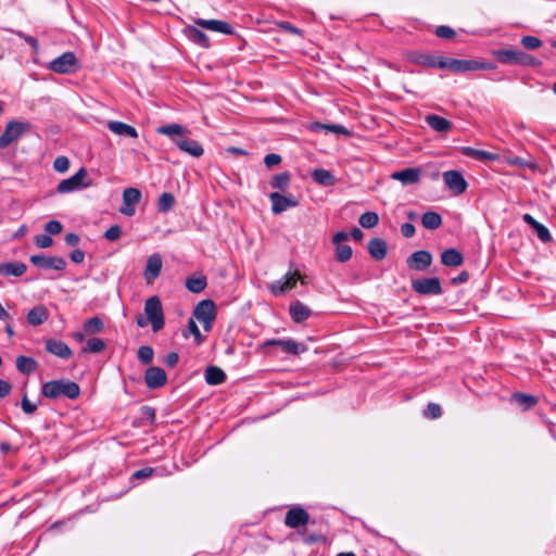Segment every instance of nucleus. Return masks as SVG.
Here are the masks:
<instances>
[{
  "label": "nucleus",
  "instance_id": "c03bdc74",
  "mask_svg": "<svg viewBox=\"0 0 556 556\" xmlns=\"http://www.w3.org/2000/svg\"><path fill=\"white\" fill-rule=\"evenodd\" d=\"M290 175L288 173H280L273 177L270 185L275 189L283 190L289 186Z\"/></svg>",
  "mask_w": 556,
  "mask_h": 556
},
{
  "label": "nucleus",
  "instance_id": "423d86ee",
  "mask_svg": "<svg viewBox=\"0 0 556 556\" xmlns=\"http://www.w3.org/2000/svg\"><path fill=\"white\" fill-rule=\"evenodd\" d=\"M49 68L59 74H72L79 68V65L73 52H64L50 62Z\"/></svg>",
  "mask_w": 556,
  "mask_h": 556
},
{
  "label": "nucleus",
  "instance_id": "e2e57ef3",
  "mask_svg": "<svg viewBox=\"0 0 556 556\" xmlns=\"http://www.w3.org/2000/svg\"><path fill=\"white\" fill-rule=\"evenodd\" d=\"M70 257L71 260L76 263V264H79V263H83L84 260H85V253L84 251L77 249V250H74L71 254H70Z\"/></svg>",
  "mask_w": 556,
  "mask_h": 556
},
{
  "label": "nucleus",
  "instance_id": "13d9d810",
  "mask_svg": "<svg viewBox=\"0 0 556 556\" xmlns=\"http://www.w3.org/2000/svg\"><path fill=\"white\" fill-rule=\"evenodd\" d=\"M280 162H281L280 155L276 154V153H269L264 159L265 165L269 168L275 165H278Z\"/></svg>",
  "mask_w": 556,
  "mask_h": 556
},
{
  "label": "nucleus",
  "instance_id": "1a4fd4ad",
  "mask_svg": "<svg viewBox=\"0 0 556 556\" xmlns=\"http://www.w3.org/2000/svg\"><path fill=\"white\" fill-rule=\"evenodd\" d=\"M87 176L86 168L81 167L78 169L77 173H75L72 177L67 179H63L60 181V184L56 187V192L64 194V193H71L77 190H80L83 188H86L89 186V184H85L84 179Z\"/></svg>",
  "mask_w": 556,
  "mask_h": 556
},
{
  "label": "nucleus",
  "instance_id": "864d4df0",
  "mask_svg": "<svg viewBox=\"0 0 556 556\" xmlns=\"http://www.w3.org/2000/svg\"><path fill=\"white\" fill-rule=\"evenodd\" d=\"M35 243L37 244V247L45 249V248L51 247L53 243V240L49 235L42 233V235H37L35 237Z\"/></svg>",
  "mask_w": 556,
  "mask_h": 556
},
{
  "label": "nucleus",
  "instance_id": "680f3d73",
  "mask_svg": "<svg viewBox=\"0 0 556 556\" xmlns=\"http://www.w3.org/2000/svg\"><path fill=\"white\" fill-rule=\"evenodd\" d=\"M401 232L405 238H412L415 235V226L409 223H405L401 226Z\"/></svg>",
  "mask_w": 556,
  "mask_h": 556
},
{
  "label": "nucleus",
  "instance_id": "f257e3e1",
  "mask_svg": "<svg viewBox=\"0 0 556 556\" xmlns=\"http://www.w3.org/2000/svg\"><path fill=\"white\" fill-rule=\"evenodd\" d=\"M156 131L167 136L181 152L188 153L193 157H200L204 152L198 141L187 137L189 129L180 124L164 125L159 127Z\"/></svg>",
  "mask_w": 556,
  "mask_h": 556
},
{
  "label": "nucleus",
  "instance_id": "3c124183",
  "mask_svg": "<svg viewBox=\"0 0 556 556\" xmlns=\"http://www.w3.org/2000/svg\"><path fill=\"white\" fill-rule=\"evenodd\" d=\"M435 35L440 38L451 39L455 36V30L450 26H438L435 29Z\"/></svg>",
  "mask_w": 556,
  "mask_h": 556
},
{
  "label": "nucleus",
  "instance_id": "7c9ffc66",
  "mask_svg": "<svg viewBox=\"0 0 556 556\" xmlns=\"http://www.w3.org/2000/svg\"><path fill=\"white\" fill-rule=\"evenodd\" d=\"M205 380L211 386L220 384L226 380V374L216 366H208L205 370Z\"/></svg>",
  "mask_w": 556,
  "mask_h": 556
},
{
  "label": "nucleus",
  "instance_id": "f03ea898",
  "mask_svg": "<svg viewBox=\"0 0 556 556\" xmlns=\"http://www.w3.org/2000/svg\"><path fill=\"white\" fill-rule=\"evenodd\" d=\"M41 393L48 399H59L65 396L75 400L80 394L79 386L70 380H51L42 384Z\"/></svg>",
  "mask_w": 556,
  "mask_h": 556
},
{
  "label": "nucleus",
  "instance_id": "4c0bfd02",
  "mask_svg": "<svg viewBox=\"0 0 556 556\" xmlns=\"http://www.w3.org/2000/svg\"><path fill=\"white\" fill-rule=\"evenodd\" d=\"M186 287L190 292L200 293L206 287V278L204 276L190 277L186 281Z\"/></svg>",
  "mask_w": 556,
  "mask_h": 556
},
{
  "label": "nucleus",
  "instance_id": "c756f323",
  "mask_svg": "<svg viewBox=\"0 0 556 556\" xmlns=\"http://www.w3.org/2000/svg\"><path fill=\"white\" fill-rule=\"evenodd\" d=\"M289 311L292 319L295 323H302L306 320L311 315L309 308L302 304L301 302H295L291 304Z\"/></svg>",
  "mask_w": 556,
  "mask_h": 556
},
{
  "label": "nucleus",
  "instance_id": "ea45409f",
  "mask_svg": "<svg viewBox=\"0 0 556 556\" xmlns=\"http://www.w3.org/2000/svg\"><path fill=\"white\" fill-rule=\"evenodd\" d=\"M103 321L99 317H92L84 324L86 334H96L103 330Z\"/></svg>",
  "mask_w": 556,
  "mask_h": 556
},
{
  "label": "nucleus",
  "instance_id": "f3484780",
  "mask_svg": "<svg viewBox=\"0 0 556 556\" xmlns=\"http://www.w3.org/2000/svg\"><path fill=\"white\" fill-rule=\"evenodd\" d=\"M391 178L402 182L403 186L416 185L420 181L421 169L419 167H408L391 174Z\"/></svg>",
  "mask_w": 556,
  "mask_h": 556
},
{
  "label": "nucleus",
  "instance_id": "a878e982",
  "mask_svg": "<svg viewBox=\"0 0 556 556\" xmlns=\"http://www.w3.org/2000/svg\"><path fill=\"white\" fill-rule=\"evenodd\" d=\"M441 262L447 267H458L464 263V257L458 250L451 248L441 253Z\"/></svg>",
  "mask_w": 556,
  "mask_h": 556
},
{
  "label": "nucleus",
  "instance_id": "dca6fc26",
  "mask_svg": "<svg viewBox=\"0 0 556 556\" xmlns=\"http://www.w3.org/2000/svg\"><path fill=\"white\" fill-rule=\"evenodd\" d=\"M431 263L432 254L426 250L416 251L407 258V266L417 271L426 270Z\"/></svg>",
  "mask_w": 556,
  "mask_h": 556
},
{
  "label": "nucleus",
  "instance_id": "f704fd0d",
  "mask_svg": "<svg viewBox=\"0 0 556 556\" xmlns=\"http://www.w3.org/2000/svg\"><path fill=\"white\" fill-rule=\"evenodd\" d=\"M16 368L25 375L33 374L37 369V362L27 356H18L16 358Z\"/></svg>",
  "mask_w": 556,
  "mask_h": 556
},
{
  "label": "nucleus",
  "instance_id": "6ab92c4d",
  "mask_svg": "<svg viewBox=\"0 0 556 556\" xmlns=\"http://www.w3.org/2000/svg\"><path fill=\"white\" fill-rule=\"evenodd\" d=\"M167 381L165 371L160 367H149L144 374V382L149 389H159Z\"/></svg>",
  "mask_w": 556,
  "mask_h": 556
},
{
  "label": "nucleus",
  "instance_id": "20e7f679",
  "mask_svg": "<svg viewBox=\"0 0 556 556\" xmlns=\"http://www.w3.org/2000/svg\"><path fill=\"white\" fill-rule=\"evenodd\" d=\"M31 125L28 122L11 121L5 125L0 136V149L8 148L12 142L29 132Z\"/></svg>",
  "mask_w": 556,
  "mask_h": 556
},
{
  "label": "nucleus",
  "instance_id": "9b49d317",
  "mask_svg": "<svg viewBox=\"0 0 556 556\" xmlns=\"http://www.w3.org/2000/svg\"><path fill=\"white\" fill-rule=\"evenodd\" d=\"M446 188L455 195L464 193L467 189V182L458 170H446L442 174Z\"/></svg>",
  "mask_w": 556,
  "mask_h": 556
},
{
  "label": "nucleus",
  "instance_id": "6e6d98bb",
  "mask_svg": "<svg viewBox=\"0 0 556 556\" xmlns=\"http://www.w3.org/2000/svg\"><path fill=\"white\" fill-rule=\"evenodd\" d=\"M22 409L25 414L31 415L36 412L37 405L31 403L26 395L22 399Z\"/></svg>",
  "mask_w": 556,
  "mask_h": 556
},
{
  "label": "nucleus",
  "instance_id": "39448f33",
  "mask_svg": "<svg viewBox=\"0 0 556 556\" xmlns=\"http://www.w3.org/2000/svg\"><path fill=\"white\" fill-rule=\"evenodd\" d=\"M144 314L152 326V330L157 332L164 327V313L160 299L157 296L149 298L144 303Z\"/></svg>",
  "mask_w": 556,
  "mask_h": 556
},
{
  "label": "nucleus",
  "instance_id": "ddd939ff",
  "mask_svg": "<svg viewBox=\"0 0 556 556\" xmlns=\"http://www.w3.org/2000/svg\"><path fill=\"white\" fill-rule=\"evenodd\" d=\"M30 262L42 269L63 270L66 267L65 260L60 256L31 255Z\"/></svg>",
  "mask_w": 556,
  "mask_h": 556
},
{
  "label": "nucleus",
  "instance_id": "0eeeda50",
  "mask_svg": "<svg viewBox=\"0 0 556 556\" xmlns=\"http://www.w3.org/2000/svg\"><path fill=\"white\" fill-rule=\"evenodd\" d=\"M412 289L420 295H439L443 291L438 277L414 279Z\"/></svg>",
  "mask_w": 556,
  "mask_h": 556
},
{
  "label": "nucleus",
  "instance_id": "412c9836",
  "mask_svg": "<svg viewBox=\"0 0 556 556\" xmlns=\"http://www.w3.org/2000/svg\"><path fill=\"white\" fill-rule=\"evenodd\" d=\"M45 345L47 352L62 359H67L73 354L71 348L65 342L60 340L47 339L45 341Z\"/></svg>",
  "mask_w": 556,
  "mask_h": 556
},
{
  "label": "nucleus",
  "instance_id": "473e14b6",
  "mask_svg": "<svg viewBox=\"0 0 556 556\" xmlns=\"http://www.w3.org/2000/svg\"><path fill=\"white\" fill-rule=\"evenodd\" d=\"M476 63L466 60L448 59V71L455 73H463L476 70Z\"/></svg>",
  "mask_w": 556,
  "mask_h": 556
},
{
  "label": "nucleus",
  "instance_id": "aec40b11",
  "mask_svg": "<svg viewBox=\"0 0 556 556\" xmlns=\"http://www.w3.org/2000/svg\"><path fill=\"white\" fill-rule=\"evenodd\" d=\"M265 345H277L279 346L282 352L287 354L292 355H299L306 351V345L303 343H299L292 339H286V340H268L265 342Z\"/></svg>",
  "mask_w": 556,
  "mask_h": 556
},
{
  "label": "nucleus",
  "instance_id": "cd10ccee",
  "mask_svg": "<svg viewBox=\"0 0 556 556\" xmlns=\"http://www.w3.org/2000/svg\"><path fill=\"white\" fill-rule=\"evenodd\" d=\"M312 178L315 182L323 187H332L336 185V177L332 175V173L328 169L324 168H316L312 173Z\"/></svg>",
  "mask_w": 556,
  "mask_h": 556
},
{
  "label": "nucleus",
  "instance_id": "2eb2a0df",
  "mask_svg": "<svg viewBox=\"0 0 556 556\" xmlns=\"http://www.w3.org/2000/svg\"><path fill=\"white\" fill-rule=\"evenodd\" d=\"M348 238L349 235L345 231H339L332 239V242L336 244V258L341 263L348 262L353 254L352 248L343 243Z\"/></svg>",
  "mask_w": 556,
  "mask_h": 556
},
{
  "label": "nucleus",
  "instance_id": "37998d69",
  "mask_svg": "<svg viewBox=\"0 0 556 556\" xmlns=\"http://www.w3.org/2000/svg\"><path fill=\"white\" fill-rule=\"evenodd\" d=\"M358 222L362 227L369 229V228L375 227L378 224L379 216L375 212H366L361 215Z\"/></svg>",
  "mask_w": 556,
  "mask_h": 556
},
{
  "label": "nucleus",
  "instance_id": "2f4dec72",
  "mask_svg": "<svg viewBox=\"0 0 556 556\" xmlns=\"http://www.w3.org/2000/svg\"><path fill=\"white\" fill-rule=\"evenodd\" d=\"M426 122L432 129L439 132L447 131L451 129L452 126L446 118L441 117L439 115H428L426 116Z\"/></svg>",
  "mask_w": 556,
  "mask_h": 556
},
{
  "label": "nucleus",
  "instance_id": "72a5a7b5",
  "mask_svg": "<svg viewBox=\"0 0 556 556\" xmlns=\"http://www.w3.org/2000/svg\"><path fill=\"white\" fill-rule=\"evenodd\" d=\"M523 219H525L526 223H528L529 225H531L535 229L538 237L543 242L549 241L551 235H549L548 229L545 226H543L542 224L536 222L530 214H525L523 215Z\"/></svg>",
  "mask_w": 556,
  "mask_h": 556
},
{
  "label": "nucleus",
  "instance_id": "393cba45",
  "mask_svg": "<svg viewBox=\"0 0 556 556\" xmlns=\"http://www.w3.org/2000/svg\"><path fill=\"white\" fill-rule=\"evenodd\" d=\"M108 128L115 135L137 138L138 131L135 127L118 121H110Z\"/></svg>",
  "mask_w": 556,
  "mask_h": 556
},
{
  "label": "nucleus",
  "instance_id": "bb28decb",
  "mask_svg": "<svg viewBox=\"0 0 556 556\" xmlns=\"http://www.w3.org/2000/svg\"><path fill=\"white\" fill-rule=\"evenodd\" d=\"M49 318V312L43 305H37L27 314V323L31 326L42 325Z\"/></svg>",
  "mask_w": 556,
  "mask_h": 556
},
{
  "label": "nucleus",
  "instance_id": "5fc2aeb1",
  "mask_svg": "<svg viewBox=\"0 0 556 556\" xmlns=\"http://www.w3.org/2000/svg\"><path fill=\"white\" fill-rule=\"evenodd\" d=\"M62 224L58 220H50L46 224L45 229L50 235H58L62 231Z\"/></svg>",
  "mask_w": 556,
  "mask_h": 556
},
{
  "label": "nucleus",
  "instance_id": "9d476101",
  "mask_svg": "<svg viewBox=\"0 0 556 556\" xmlns=\"http://www.w3.org/2000/svg\"><path fill=\"white\" fill-rule=\"evenodd\" d=\"M298 280L306 283L305 278L298 270L289 271L282 279L270 283L269 289L275 295H279L294 288Z\"/></svg>",
  "mask_w": 556,
  "mask_h": 556
},
{
  "label": "nucleus",
  "instance_id": "c85d7f7f",
  "mask_svg": "<svg viewBox=\"0 0 556 556\" xmlns=\"http://www.w3.org/2000/svg\"><path fill=\"white\" fill-rule=\"evenodd\" d=\"M27 267L24 263L21 262H10L0 264V275L1 276H23L26 271Z\"/></svg>",
  "mask_w": 556,
  "mask_h": 556
},
{
  "label": "nucleus",
  "instance_id": "a18cd8bd",
  "mask_svg": "<svg viewBox=\"0 0 556 556\" xmlns=\"http://www.w3.org/2000/svg\"><path fill=\"white\" fill-rule=\"evenodd\" d=\"M154 352L149 345H142L138 350V358L142 364H150L153 361Z\"/></svg>",
  "mask_w": 556,
  "mask_h": 556
},
{
  "label": "nucleus",
  "instance_id": "4468645a",
  "mask_svg": "<svg viewBox=\"0 0 556 556\" xmlns=\"http://www.w3.org/2000/svg\"><path fill=\"white\" fill-rule=\"evenodd\" d=\"M271 202V211L274 214H281L290 207L299 205V201L293 195H283L279 192H273L269 194Z\"/></svg>",
  "mask_w": 556,
  "mask_h": 556
},
{
  "label": "nucleus",
  "instance_id": "6e6552de",
  "mask_svg": "<svg viewBox=\"0 0 556 556\" xmlns=\"http://www.w3.org/2000/svg\"><path fill=\"white\" fill-rule=\"evenodd\" d=\"M194 317L203 324L204 330L208 331L216 317L215 304L212 300H203L198 303L193 311Z\"/></svg>",
  "mask_w": 556,
  "mask_h": 556
},
{
  "label": "nucleus",
  "instance_id": "603ef678",
  "mask_svg": "<svg viewBox=\"0 0 556 556\" xmlns=\"http://www.w3.org/2000/svg\"><path fill=\"white\" fill-rule=\"evenodd\" d=\"M187 330L189 333H191L193 337H194V340L198 342V343H201L202 342V334L199 330V327L197 326L195 321L190 318L189 321H188V327H187Z\"/></svg>",
  "mask_w": 556,
  "mask_h": 556
},
{
  "label": "nucleus",
  "instance_id": "8fccbe9b",
  "mask_svg": "<svg viewBox=\"0 0 556 556\" xmlns=\"http://www.w3.org/2000/svg\"><path fill=\"white\" fill-rule=\"evenodd\" d=\"M122 236V228L118 225H112L104 233V237L109 241H116Z\"/></svg>",
  "mask_w": 556,
  "mask_h": 556
},
{
  "label": "nucleus",
  "instance_id": "de8ad7c7",
  "mask_svg": "<svg viewBox=\"0 0 556 556\" xmlns=\"http://www.w3.org/2000/svg\"><path fill=\"white\" fill-rule=\"evenodd\" d=\"M427 418L437 419L441 417L442 409L441 406L437 403H429L424 412Z\"/></svg>",
  "mask_w": 556,
  "mask_h": 556
},
{
  "label": "nucleus",
  "instance_id": "69168bd1",
  "mask_svg": "<svg viewBox=\"0 0 556 556\" xmlns=\"http://www.w3.org/2000/svg\"><path fill=\"white\" fill-rule=\"evenodd\" d=\"M11 384L3 379H0V397L7 396L11 392Z\"/></svg>",
  "mask_w": 556,
  "mask_h": 556
},
{
  "label": "nucleus",
  "instance_id": "79ce46f5",
  "mask_svg": "<svg viewBox=\"0 0 556 556\" xmlns=\"http://www.w3.org/2000/svg\"><path fill=\"white\" fill-rule=\"evenodd\" d=\"M175 204V198L169 192H164L160 195L157 201V210L160 212L166 213L173 208Z\"/></svg>",
  "mask_w": 556,
  "mask_h": 556
},
{
  "label": "nucleus",
  "instance_id": "5701e85b",
  "mask_svg": "<svg viewBox=\"0 0 556 556\" xmlns=\"http://www.w3.org/2000/svg\"><path fill=\"white\" fill-rule=\"evenodd\" d=\"M195 24L212 31H217L227 35L232 34V27L228 23L223 21L199 18L195 20Z\"/></svg>",
  "mask_w": 556,
  "mask_h": 556
},
{
  "label": "nucleus",
  "instance_id": "a19ab883",
  "mask_svg": "<svg viewBox=\"0 0 556 556\" xmlns=\"http://www.w3.org/2000/svg\"><path fill=\"white\" fill-rule=\"evenodd\" d=\"M105 349V342L99 338H91L81 349L83 353H100Z\"/></svg>",
  "mask_w": 556,
  "mask_h": 556
},
{
  "label": "nucleus",
  "instance_id": "b1692460",
  "mask_svg": "<svg viewBox=\"0 0 556 556\" xmlns=\"http://www.w3.org/2000/svg\"><path fill=\"white\" fill-rule=\"evenodd\" d=\"M368 252L376 261H381L387 256L388 245L381 238H374L368 242Z\"/></svg>",
  "mask_w": 556,
  "mask_h": 556
},
{
  "label": "nucleus",
  "instance_id": "bf43d9fd",
  "mask_svg": "<svg viewBox=\"0 0 556 556\" xmlns=\"http://www.w3.org/2000/svg\"><path fill=\"white\" fill-rule=\"evenodd\" d=\"M154 469L151 467H144L142 469H139L132 473V478L136 479H147L150 478L153 473Z\"/></svg>",
  "mask_w": 556,
  "mask_h": 556
},
{
  "label": "nucleus",
  "instance_id": "774afa93",
  "mask_svg": "<svg viewBox=\"0 0 556 556\" xmlns=\"http://www.w3.org/2000/svg\"><path fill=\"white\" fill-rule=\"evenodd\" d=\"M64 240L67 245L74 247V245L78 244L79 237L76 233L71 232L65 236Z\"/></svg>",
  "mask_w": 556,
  "mask_h": 556
},
{
  "label": "nucleus",
  "instance_id": "e433bc0d",
  "mask_svg": "<svg viewBox=\"0 0 556 556\" xmlns=\"http://www.w3.org/2000/svg\"><path fill=\"white\" fill-rule=\"evenodd\" d=\"M421 224L426 229H437L442 224L441 216L435 212H427L421 217Z\"/></svg>",
  "mask_w": 556,
  "mask_h": 556
},
{
  "label": "nucleus",
  "instance_id": "58836bf2",
  "mask_svg": "<svg viewBox=\"0 0 556 556\" xmlns=\"http://www.w3.org/2000/svg\"><path fill=\"white\" fill-rule=\"evenodd\" d=\"M187 35L189 39H191L193 42L207 48L208 47V37L200 29L190 27L187 30Z\"/></svg>",
  "mask_w": 556,
  "mask_h": 556
},
{
  "label": "nucleus",
  "instance_id": "052dcab7",
  "mask_svg": "<svg viewBox=\"0 0 556 556\" xmlns=\"http://www.w3.org/2000/svg\"><path fill=\"white\" fill-rule=\"evenodd\" d=\"M179 361V355L176 352L168 353L164 358V364L168 367H174Z\"/></svg>",
  "mask_w": 556,
  "mask_h": 556
},
{
  "label": "nucleus",
  "instance_id": "338daca9",
  "mask_svg": "<svg viewBox=\"0 0 556 556\" xmlns=\"http://www.w3.org/2000/svg\"><path fill=\"white\" fill-rule=\"evenodd\" d=\"M18 36L24 39L36 51L38 49V40L35 37L20 33Z\"/></svg>",
  "mask_w": 556,
  "mask_h": 556
},
{
  "label": "nucleus",
  "instance_id": "4d7b16f0",
  "mask_svg": "<svg viewBox=\"0 0 556 556\" xmlns=\"http://www.w3.org/2000/svg\"><path fill=\"white\" fill-rule=\"evenodd\" d=\"M278 26H279V28H281L288 33H291L293 35L303 36V31L300 28L290 24L289 22H280V23H278Z\"/></svg>",
  "mask_w": 556,
  "mask_h": 556
},
{
  "label": "nucleus",
  "instance_id": "09e8293b",
  "mask_svg": "<svg viewBox=\"0 0 556 556\" xmlns=\"http://www.w3.org/2000/svg\"><path fill=\"white\" fill-rule=\"evenodd\" d=\"M53 168L58 173L67 172L70 168V160L64 155L58 156L53 162Z\"/></svg>",
  "mask_w": 556,
  "mask_h": 556
},
{
  "label": "nucleus",
  "instance_id": "a211bd4d",
  "mask_svg": "<svg viewBox=\"0 0 556 556\" xmlns=\"http://www.w3.org/2000/svg\"><path fill=\"white\" fill-rule=\"evenodd\" d=\"M309 520L308 513L302 507H293L286 514L285 523L289 528L295 529L305 526Z\"/></svg>",
  "mask_w": 556,
  "mask_h": 556
},
{
  "label": "nucleus",
  "instance_id": "0e129e2a",
  "mask_svg": "<svg viewBox=\"0 0 556 556\" xmlns=\"http://www.w3.org/2000/svg\"><path fill=\"white\" fill-rule=\"evenodd\" d=\"M448 59L450 58H440L438 60L431 61L429 64L431 66L448 70Z\"/></svg>",
  "mask_w": 556,
  "mask_h": 556
},
{
  "label": "nucleus",
  "instance_id": "4be33fe9",
  "mask_svg": "<svg viewBox=\"0 0 556 556\" xmlns=\"http://www.w3.org/2000/svg\"><path fill=\"white\" fill-rule=\"evenodd\" d=\"M162 257L160 254L154 253L148 257L146 269H144V278L148 282L153 281L157 278L162 270Z\"/></svg>",
  "mask_w": 556,
  "mask_h": 556
},
{
  "label": "nucleus",
  "instance_id": "f8f14e48",
  "mask_svg": "<svg viewBox=\"0 0 556 556\" xmlns=\"http://www.w3.org/2000/svg\"><path fill=\"white\" fill-rule=\"evenodd\" d=\"M141 199V192L137 188H126L123 191V204L119 212L125 216H132L136 212V205Z\"/></svg>",
  "mask_w": 556,
  "mask_h": 556
},
{
  "label": "nucleus",
  "instance_id": "49530a36",
  "mask_svg": "<svg viewBox=\"0 0 556 556\" xmlns=\"http://www.w3.org/2000/svg\"><path fill=\"white\" fill-rule=\"evenodd\" d=\"M521 45L528 50H535L542 46V41L534 36H523L521 38Z\"/></svg>",
  "mask_w": 556,
  "mask_h": 556
},
{
  "label": "nucleus",
  "instance_id": "7ed1b4c3",
  "mask_svg": "<svg viewBox=\"0 0 556 556\" xmlns=\"http://www.w3.org/2000/svg\"><path fill=\"white\" fill-rule=\"evenodd\" d=\"M493 55L504 64H518L523 66H539L541 62L534 56L513 49H501L493 51Z\"/></svg>",
  "mask_w": 556,
  "mask_h": 556
},
{
  "label": "nucleus",
  "instance_id": "c9c22d12",
  "mask_svg": "<svg viewBox=\"0 0 556 556\" xmlns=\"http://www.w3.org/2000/svg\"><path fill=\"white\" fill-rule=\"evenodd\" d=\"M513 400L522 409L532 408L538 403V399L535 396L527 393H515L513 394Z\"/></svg>",
  "mask_w": 556,
  "mask_h": 556
}]
</instances>
